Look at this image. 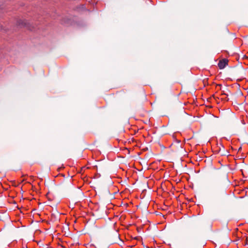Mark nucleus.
<instances>
[{
	"instance_id": "5",
	"label": "nucleus",
	"mask_w": 248,
	"mask_h": 248,
	"mask_svg": "<svg viewBox=\"0 0 248 248\" xmlns=\"http://www.w3.org/2000/svg\"><path fill=\"white\" fill-rule=\"evenodd\" d=\"M240 73V72L238 71H236V70H233L232 72V74L233 76H237L239 75Z\"/></svg>"
},
{
	"instance_id": "7",
	"label": "nucleus",
	"mask_w": 248,
	"mask_h": 248,
	"mask_svg": "<svg viewBox=\"0 0 248 248\" xmlns=\"http://www.w3.org/2000/svg\"><path fill=\"white\" fill-rule=\"evenodd\" d=\"M224 179H225V180H226V181H227V180H228V178H227V175H225V176H224Z\"/></svg>"
},
{
	"instance_id": "1",
	"label": "nucleus",
	"mask_w": 248,
	"mask_h": 248,
	"mask_svg": "<svg viewBox=\"0 0 248 248\" xmlns=\"http://www.w3.org/2000/svg\"><path fill=\"white\" fill-rule=\"evenodd\" d=\"M16 25L20 27H26L29 30H32L31 25L26 20H22L21 19L17 20L16 21Z\"/></svg>"
},
{
	"instance_id": "9",
	"label": "nucleus",
	"mask_w": 248,
	"mask_h": 248,
	"mask_svg": "<svg viewBox=\"0 0 248 248\" xmlns=\"http://www.w3.org/2000/svg\"><path fill=\"white\" fill-rule=\"evenodd\" d=\"M222 99H223V100H226L227 101L229 100V99L228 98H227V97L225 98H221Z\"/></svg>"
},
{
	"instance_id": "2",
	"label": "nucleus",
	"mask_w": 248,
	"mask_h": 248,
	"mask_svg": "<svg viewBox=\"0 0 248 248\" xmlns=\"http://www.w3.org/2000/svg\"><path fill=\"white\" fill-rule=\"evenodd\" d=\"M215 196L219 198H223L225 197L227 194L225 188L221 189L220 191L217 189L215 193Z\"/></svg>"
},
{
	"instance_id": "11",
	"label": "nucleus",
	"mask_w": 248,
	"mask_h": 248,
	"mask_svg": "<svg viewBox=\"0 0 248 248\" xmlns=\"http://www.w3.org/2000/svg\"><path fill=\"white\" fill-rule=\"evenodd\" d=\"M241 149V147L239 148V151Z\"/></svg>"
},
{
	"instance_id": "8",
	"label": "nucleus",
	"mask_w": 248,
	"mask_h": 248,
	"mask_svg": "<svg viewBox=\"0 0 248 248\" xmlns=\"http://www.w3.org/2000/svg\"><path fill=\"white\" fill-rule=\"evenodd\" d=\"M106 192H107V193H108V194H110L109 191L108 189H106Z\"/></svg>"
},
{
	"instance_id": "4",
	"label": "nucleus",
	"mask_w": 248,
	"mask_h": 248,
	"mask_svg": "<svg viewBox=\"0 0 248 248\" xmlns=\"http://www.w3.org/2000/svg\"><path fill=\"white\" fill-rule=\"evenodd\" d=\"M220 146L218 150V153H220L221 155L222 156L229 155V152L227 150H225L224 147L221 144H220Z\"/></svg>"
},
{
	"instance_id": "10",
	"label": "nucleus",
	"mask_w": 248,
	"mask_h": 248,
	"mask_svg": "<svg viewBox=\"0 0 248 248\" xmlns=\"http://www.w3.org/2000/svg\"><path fill=\"white\" fill-rule=\"evenodd\" d=\"M217 86H221V85L220 84H218V85H217Z\"/></svg>"
},
{
	"instance_id": "6",
	"label": "nucleus",
	"mask_w": 248,
	"mask_h": 248,
	"mask_svg": "<svg viewBox=\"0 0 248 248\" xmlns=\"http://www.w3.org/2000/svg\"><path fill=\"white\" fill-rule=\"evenodd\" d=\"M222 92H224V91H223ZM223 94L226 95H227V96H228V95H229V94H228V93H222V95H223Z\"/></svg>"
},
{
	"instance_id": "3",
	"label": "nucleus",
	"mask_w": 248,
	"mask_h": 248,
	"mask_svg": "<svg viewBox=\"0 0 248 248\" xmlns=\"http://www.w3.org/2000/svg\"><path fill=\"white\" fill-rule=\"evenodd\" d=\"M228 60L226 59H223L220 61H219L218 63V66L220 69H223L226 65L228 64Z\"/></svg>"
}]
</instances>
